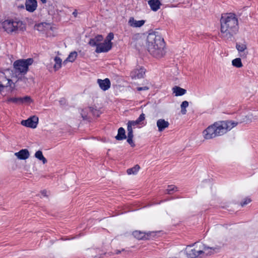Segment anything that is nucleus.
<instances>
[{"mask_svg":"<svg viewBox=\"0 0 258 258\" xmlns=\"http://www.w3.org/2000/svg\"><path fill=\"white\" fill-rule=\"evenodd\" d=\"M15 155L20 160H25L29 157L30 154L27 149H22L15 153Z\"/></svg>","mask_w":258,"mask_h":258,"instance_id":"obj_12","label":"nucleus"},{"mask_svg":"<svg viewBox=\"0 0 258 258\" xmlns=\"http://www.w3.org/2000/svg\"><path fill=\"white\" fill-rule=\"evenodd\" d=\"M93 112V108L92 107H88L82 110L81 114L83 119H87V114L88 112Z\"/></svg>","mask_w":258,"mask_h":258,"instance_id":"obj_21","label":"nucleus"},{"mask_svg":"<svg viewBox=\"0 0 258 258\" xmlns=\"http://www.w3.org/2000/svg\"><path fill=\"white\" fill-rule=\"evenodd\" d=\"M232 63L233 66L238 68L242 66L241 60L240 58L234 59L232 61Z\"/></svg>","mask_w":258,"mask_h":258,"instance_id":"obj_26","label":"nucleus"},{"mask_svg":"<svg viewBox=\"0 0 258 258\" xmlns=\"http://www.w3.org/2000/svg\"><path fill=\"white\" fill-rule=\"evenodd\" d=\"M149 87L147 86L140 87H138L137 88V90L139 91H146V90H149Z\"/></svg>","mask_w":258,"mask_h":258,"instance_id":"obj_39","label":"nucleus"},{"mask_svg":"<svg viewBox=\"0 0 258 258\" xmlns=\"http://www.w3.org/2000/svg\"><path fill=\"white\" fill-rule=\"evenodd\" d=\"M210 132V126H208L207 128L203 131V135L205 137V138L206 139H208L210 138V136H209Z\"/></svg>","mask_w":258,"mask_h":258,"instance_id":"obj_35","label":"nucleus"},{"mask_svg":"<svg viewBox=\"0 0 258 258\" xmlns=\"http://www.w3.org/2000/svg\"><path fill=\"white\" fill-rule=\"evenodd\" d=\"M146 70L143 67L138 66L131 73V77L133 79H141L145 75Z\"/></svg>","mask_w":258,"mask_h":258,"instance_id":"obj_7","label":"nucleus"},{"mask_svg":"<svg viewBox=\"0 0 258 258\" xmlns=\"http://www.w3.org/2000/svg\"><path fill=\"white\" fill-rule=\"evenodd\" d=\"M35 157L40 161H42L43 164L47 162L46 159L43 156L42 152L41 151H37L35 154Z\"/></svg>","mask_w":258,"mask_h":258,"instance_id":"obj_22","label":"nucleus"},{"mask_svg":"<svg viewBox=\"0 0 258 258\" xmlns=\"http://www.w3.org/2000/svg\"><path fill=\"white\" fill-rule=\"evenodd\" d=\"M145 119V115L144 113H142L140 114L139 117L137 118V120L141 124V122L144 120Z\"/></svg>","mask_w":258,"mask_h":258,"instance_id":"obj_37","label":"nucleus"},{"mask_svg":"<svg viewBox=\"0 0 258 258\" xmlns=\"http://www.w3.org/2000/svg\"><path fill=\"white\" fill-rule=\"evenodd\" d=\"M20 104L24 103H31L32 102V100L30 97L29 96H25L24 97H21Z\"/></svg>","mask_w":258,"mask_h":258,"instance_id":"obj_30","label":"nucleus"},{"mask_svg":"<svg viewBox=\"0 0 258 258\" xmlns=\"http://www.w3.org/2000/svg\"><path fill=\"white\" fill-rule=\"evenodd\" d=\"M251 115H248V117L249 118V120L251 121V118L250 117Z\"/></svg>","mask_w":258,"mask_h":258,"instance_id":"obj_44","label":"nucleus"},{"mask_svg":"<svg viewBox=\"0 0 258 258\" xmlns=\"http://www.w3.org/2000/svg\"><path fill=\"white\" fill-rule=\"evenodd\" d=\"M126 138V136L125 135V130L122 127H119L118 130L117 135L115 137V139L118 141H121Z\"/></svg>","mask_w":258,"mask_h":258,"instance_id":"obj_17","label":"nucleus"},{"mask_svg":"<svg viewBox=\"0 0 258 258\" xmlns=\"http://www.w3.org/2000/svg\"><path fill=\"white\" fill-rule=\"evenodd\" d=\"M112 47L110 43H106L105 41L100 43L96 46L95 52L97 53L106 52L111 49Z\"/></svg>","mask_w":258,"mask_h":258,"instance_id":"obj_9","label":"nucleus"},{"mask_svg":"<svg viewBox=\"0 0 258 258\" xmlns=\"http://www.w3.org/2000/svg\"><path fill=\"white\" fill-rule=\"evenodd\" d=\"M77 14H78V13H77V10H75L73 12V15L75 17H76L77 16Z\"/></svg>","mask_w":258,"mask_h":258,"instance_id":"obj_41","label":"nucleus"},{"mask_svg":"<svg viewBox=\"0 0 258 258\" xmlns=\"http://www.w3.org/2000/svg\"><path fill=\"white\" fill-rule=\"evenodd\" d=\"M77 55L78 53L76 51H74L71 52L68 56V57L67 58V59L63 61V63H66V62L67 61H69L71 62H74L76 60Z\"/></svg>","mask_w":258,"mask_h":258,"instance_id":"obj_19","label":"nucleus"},{"mask_svg":"<svg viewBox=\"0 0 258 258\" xmlns=\"http://www.w3.org/2000/svg\"><path fill=\"white\" fill-rule=\"evenodd\" d=\"M113 38H114L113 33H109L108 34V35H107V36L106 37V39L104 41L105 42H106V43L108 42L112 46L111 40L113 39Z\"/></svg>","mask_w":258,"mask_h":258,"instance_id":"obj_29","label":"nucleus"},{"mask_svg":"<svg viewBox=\"0 0 258 258\" xmlns=\"http://www.w3.org/2000/svg\"><path fill=\"white\" fill-rule=\"evenodd\" d=\"M103 40V37L101 35H98L94 38L90 40L89 44L92 46H97Z\"/></svg>","mask_w":258,"mask_h":258,"instance_id":"obj_14","label":"nucleus"},{"mask_svg":"<svg viewBox=\"0 0 258 258\" xmlns=\"http://www.w3.org/2000/svg\"><path fill=\"white\" fill-rule=\"evenodd\" d=\"M37 3L36 0H26V9L29 12H34L37 8Z\"/></svg>","mask_w":258,"mask_h":258,"instance_id":"obj_11","label":"nucleus"},{"mask_svg":"<svg viewBox=\"0 0 258 258\" xmlns=\"http://www.w3.org/2000/svg\"><path fill=\"white\" fill-rule=\"evenodd\" d=\"M219 247H215V248H213L211 247V248H210L211 250L212 249H213V250H215V252H217L218 250H219ZM211 252H212V251H211Z\"/></svg>","mask_w":258,"mask_h":258,"instance_id":"obj_40","label":"nucleus"},{"mask_svg":"<svg viewBox=\"0 0 258 258\" xmlns=\"http://www.w3.org/2000/svg\"><path fill=\"white\" fill-rule=\"evenodd\" d=\"M173 92L175 94L176 96H182L185 94L186 90L184 89L181 88L178 86H175L172 89Z\"/></svg>","mask_w":258,"mask_h":258,"instance_id":"obj_18","label":"nucleus"},{"mask_svg":"<svg viewBox=\"0 0 258 258\" xmlns=\"http://www.w3.org/2000/svg\"><path fill=\"white\" fill-rule=\"evenodd\" d=\"M47 26V27H49L50 26L49 25L45 23H42L41 24H39L37 26V30L39 31H43L44 30L43 27Z\"/></svg>","mask_w":258,"mask_h":258,"instance_id":"obj_31","label":"nucleus"},{"mask_svg":"<svg viewBox=\"0 0 258 258\" xmlns=\"http://www.w3.org/2000/svg\"><path fill=\"white\" fill-rule=\"evenodd\" d=\"M128 23L131 26L134 27H140L143 26L145 23L144 20L137 21L132 17L128 21Z\"/></svg>","mask_w":258,"mask_h":258,"instance_id":"obj_16","label":"nucleus"},{"mask_svg":"<svg viewBox=\"0 0 258 258\" xmlns=\"http://www.w3.org/2000/svg\"><path fill=\"white\" fill-rule=\"evenodd\" d=\"M55 64L54 65V69L55 71L59 70L61 67V59L58 56H56L54 58Z\"/></svg>","mask_w":258,"mask_h":258,"instance_id":"obj_23","label":"nucleus"},{"mask_svg":"<svg viewBox=\"0 0 258 258\" xmlns=\"http://www.w3.org/2000/svg\"><path fill=\"white\" fill-rule=\"evenodd\" d=\"M21 97H11L8 98L7 102L9 103L12 102L16 104H20Z\"/></svg>","mask_w":258,"mask_h":258,"instance_id":"obj_28","label":"nucleus"},{"mask_svg":"<svg viewBox=\"0 0 258 258\" xmlns=\"http://www.w3.org/2000/svg\"><path fill=\"white\" fill-rule=\"evenodd\" d=\"M209 247L205 246L202 243H195L192 245H188L185 248V253L188 258H196L201 256Z\"/></svg>","mask_w":258,"mask_h":258,"instance_id":"obj_5","label":"nucleus"},{"mask_svg":"<svg viewBox=\"0 0 258 258\" xmlns=\"http://www.w3.org/2000/svg\"><path fill=\"white\" fill-rule=\"evenodd\" d=\"M147 48L149 53L153 56L160 58L165 53V42L160 35L155 33H149L147 38Z\"/></svg>","mask_w":258,"mask_h":258,"instance_id":"obj_2","label":"nucleus"},{"mask_svg":"<svg viewBox=\"0 0 258 258\" xmlns=\"http://www.w3.org/2000/svg\"><path fill=\"white\" fill-rule=\"evenodd\" d=\"M97 82L100 88L103 91H106L110 88L111 83L108 78L104 80L98 79Z\"/></svg>","mask_w":258,"mask_h":258,"instance_id":"obj_10","label":"nucleus"},{"mask_svg":"<svg viewBox=\"0 0 258 258\" xmlns=\"http://www.w3.org/2000/svg\"><path fill=\"white\" fill-rule=\"evenodd\" d=\"M169 125L168 121L164 119H159L157 121V126L159 132H162Z\"/></svg>","mask_w":258,"mask_h":258,"instance_id":"obj_13","label":"nucleus"},{"mask_svg":"<svg viewBox=\"0 0 258 258\" xmlns=\"http://www.w3.org/2000/svg\"><path fill=\"white\" fill-rule=\"evenodd\" d=\"M188 106V102L187 101H184L182 102L181 107V112L182 114H185L186 113V108Z\"/></svg>","mask_w":258,"mask_h":258,"instance_id":"obj_27","label":"nucleus"},{"mask_svg":"<svg viewBox=\"0 0 258 258\" xmlns=\"http://www.w3.org/2000/svg\"><path fill=\"white\" fill-rule=\"evenodd\" d=\"M42 194L44 196H47V191L46 190H43L42 191Z\"/></svg>","mask_w":258,"mask_h":258,"instance_id":"obj_42","label":"nucleus"},{"mask_svg":"<svg viewBox=\"0 0 258 258\" xmlns=\"http://www.w3.org/2000/svg\"><path fill=\"white\" fill-rule=\"evenodd\" d=\"M148 4L151 10L155 12L160 9V7L161 5L159 0H149L148 1Z\"/></svg>","mask_w":258,"mask_h":258,"instance_id":"obj_15","label":"nucleus"},{"mask_svg":"<svg viewBox=\"0 0 258 258\" xmlns=\"http://www.w3.org/2000/svg\"><path fill=\"white\" fill-rule=\"evenodd\" d=\"M134 137L133 136H127V143L131 146L132 147H134L135 146V144L133 142V139Z\"/></svg>","mask_w":258,"mask_h":258,"instance_id":"obj_33","label":"nucleus"},{"mask_svg":"<svg viewBox=\"0 0 258 258\" xmlns=\"http://www.w3.org/2000/svg\"><path fill=\"white\" fill-rule=\"evenodd\" d=\"M251 200L250 198H246L244 199L243 202H242L240 203V205L242 207H244V206L246 205L247 204H248V203L251 202Z\"/></svg>","mask_w":258,"mask_h":258,"instance_id":"obj_36","label":"nucleus"},{"mask_svg":"<svg viewBox=\"0 0 258 258\" xmlns=\"http://www.w3.org/2000/svg\"><path fill=\"white\" fill-rule=\"evenodd\" d=\"M140 168V167L139 165H136L133 167L128 169L127 170L126 172H127V173L129 175L136 174L138 172Z\"/></svg>","mask_w":258,"mask_h":258,"instance_id":"obj_24","label":"nucleus"},{"mask_svg":"<svg viewBox=\"0 0 258 258\" xmlns=\"http://www.w3.org/2000/svg\"><path fill=\"white\" fill-rule=\"evenodd\" d=\"M236 47L237 49L239 51H240V52L243 51L246 48V45L243 44H236Z\"/></svg>","mask_w":258,"mask_h":258,"instance_id":"obj_32","label":"nucleus"},{"mask_svg":"<svg viewBox=\"0 0 258 258\" xmlns=\"http://www.w3.org/2000/svg\"><path fill=\"white\" fill-rule=\"evenodd\" d=\"M33 61V58H31L26 59H19L14 62V68L16 72L25 74L28 71L29 66L31 65Z\"/></svg>","mask_w":258,"mask_h":258,"instance_id":"obj_6","label":"nucleus"},{"mask_svg":"<svg viewBox=\"0 0 258 258\" xmlns=\"http://www.w3.org/2000/svg\"><path fill=\"white\" fill-rule=\"evenodd\" d=\"M177 190V187L176 186L173 185H168L167 189L166 190V194L171 195Z\"/></svg>","mask_w":258,"mask_h":258,"instance_id":"obj_25","label":"nucleus"},{"mask_svg":"<svg viewBox=\"0 0 258 258\" xmlns=\"http://www.w3.org/2000/svg\"><path fill=\"white\" fill-rule=\"evenodd\" d=\"M133 236L138 239H143L146 238V234L144 232L140 231H135L133 232Z\"/></svg>","mask_w":258,"mask_h":258,"instance_id":"obj_20","label":"nucleus"},{"mask_svg":"<svg viewBox=\"0 0 258 258\" xmlns=\"http://www.w3.org/2000/svg\"><path fill=\"white\" fill-rule=\"evenodd\" d=\"M38 122V118L36 116H33L26 120H23L21 124L29 127L35 128L36 127Z\"/></svg>","mask_w":258,"mask_h":258,"instance_id":"obj_8","label":"nucleus"},{"mask_svg":"<svg viewBox=\"0 0 258 258\" xmlns=\"http://www.w3.org/2000/svg\"><path fill=\"white\" fill-rule=\"evenodd\" d=\"M128 123H130V124L132 126H134V127L135 126H137L138 124H141V123L137 120H133V121H128Z\"/></svg>","mask_w":258,"mask_h":258,"instance_id":"obj_38","label":"nucleus"},{"mask_svg":"<svg viewBox=\"0 0 258 258\" xmlns=\"http://www.w3.org/2000/svg\"><path fill=\"white\" fill-rule=\"evenodd\" d=\"M238 124V122L231 120L214 123L213 125H211V139L224 135Z\"/></svg>","mask_w":258,"mask_h":258,"instance_id":"obj_3","label":"nucleus"},{"mask_svg":"<svg viewBox=\"0 0 258 258\" xmlns=\"http://www.w3.org/2000/svg\"><path fill=\"white\" fill-rule=\"evenodd\" d=\"M222 37L227 40H231L239 29L238 22L236 15L233 13L222 16L221 20Z\"/></svg>","mask_w":258,"mask_h":258,"instance_id":"obj_1","label":"nucleus"},{"mask_svg":"<svg viewBox=\"0 0 258 258\" xmlns=\"http://www.w3.org/2000/svg\"><path fill=\"white\" fill-rule=\"evenodd\" d=\"M2 86L1 85H0V88L2 87Z\"/></svg>","mask_w":258,"mask_h":258,"instance_id":"obj_45","label":"nucleus"},{"mask_svg":"<svg viewBox=\"0 0 258 258\" xmlns=\"http://www.w3.org/2000/svg\"><path fill=\"white\" fill-rule=\"evenodd\" d=\"M132 126L127 122V136H133V131Z\"/></svg>","mask_w":258,"mask_h":258,"instance_id":"obj_34","label":"nucleus"},{"mask_svg":"<svg viewBox=\"0 0 258 258\" xmlns=\"http://www.w3.org/2000/svg\"><path fill=\"white\" fill-rule=\"evenodd\" d=\"M2 26L5 31L9 34L17 33L20 31H23L26 29L25 24L17 19L6 20L2 23Z\"/></svg>","mask_w":258,"mask_h":258,"instance_id":"obj_4","label":"nucleus"},{"mask_svg":"<svg viewBox=\"0 0 258 258\" xmlns=\"http://www.w3.org/2000/svg\"><path fill=\"white\" fill-rule=\"evenodd\" d=\"M41 1L43 3H45L46 1V0H41Z\"/></svg>","mask_w":258,"mask_h":258,"instance_id":"obj_43","label":"nucleus"}]
</instances>
